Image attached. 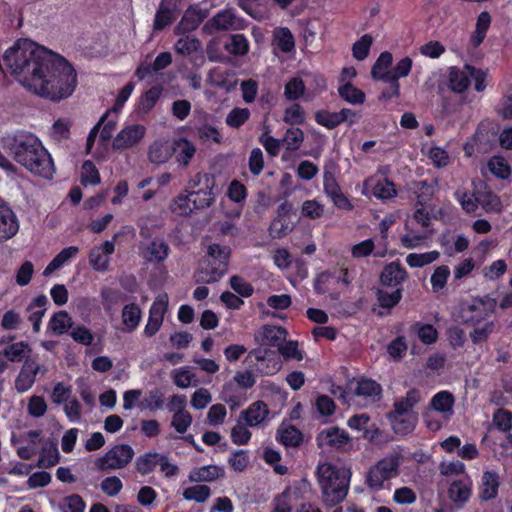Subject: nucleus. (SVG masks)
<instances>
[{
	"mask_svg": "<svg viewBox=\"0 0 512 512\" xmlns=\"http://www.w3.org/2000/svg\"><path fill=\"white\" fill-rule=\"evenodd\" d=\"M412 69V59L404 57L400 59L391 70L390 74V88L383 92V97L392 98L398 97L400 94L399 78L409 75Z\"/></svg>",
	"mask_w": 512,
	"mask_h": 512,
	"instance_id": "obj_17",
	"label": "nucleus"
},
{
	"mask_svg": "<svg viewBox=\"0 0 512 512\" xmlns=\"http://www.w3.org/2000/svg\"><path fill=\"white\" fill-rule=\"evenodd\" d=\"M381 392V386L371 379L359 380L355 388V395L363 397L369 403H374L380 400Z\"/></svg>",
	"mask_w": 512,
	"mask_h": 512,
	"instance_id": "obj_29",
	"label": "nucleus"
},
{
	"mask_svg": "<svg viewBox=\"0 0 512 512\" xmlns=\"http://www.w3.org/2000/svg\"><path fill=\"white\" fill-rule=\"evenodd\" d=\"M223 471L216 465H207L193 469L189 474L191 482H212L221 477Z\"/></svg>",
	"mask_w": 512,
	"mask_h": 512,
	"instance_id": "obj_34",
	"label": "nucleus"
},
{
	"mask_svg": "<svg viewBox=\"0 0 512 512\" xmlns=\"http://www.w3.org/2000/svg\"><path fill=\"white\" fill-rule=\"evenodd\" d=\"M135 453L128 444H118L109 449L104 456L96 459L95 466L100 471L119 470L125 468Z\"/></svg>",
	"mask_w": 512,
	"mask_h": 512,
	"instance_id": "obj_10",
	"label": "nucleus"
},
{
	"mask_svg": "<svg viewBox=\"0 0 512 512\" xmlns=\"http://www.w3.org/2000/svg\"><path fill=\"white\" fill-rule=\"evenodd\" d=\"M450 275H451V271L447 265L437 266L433 270V273L431 274V277H430V284L432 287V291L434 293L442 292L447 285V281H448Z\"/></svg>",
	"mask_w": 512,
	"mask_h": 512,
	"instance_id": "obj_43",
	"label": "nucleus"
},
{
	"mask_svg": "<svg viewBox=\"0 0 512 512\" xmlns=\"http://www.w3.org/2000/svg\"><path fill=\"white\" fill-rule=\"evenodd\" d=\"M454 405L455 397L452 393L446 390L437 392L423 413L426 427L431 431L440 430L454 415Z\"/></svg>",
	"mask_w": 512,
	"mask_h": 512,
	"instance_id": "obj_7",
	"label": "nucleus"
},
{
	"mask_svg": "<svg viewBox=\"0 0 512 512\" xmlns=\"http://www.w3.org/2000/svg\"><path fill=\"white\" fill-rule=\"evenodd\" d=\"M421 399V392L412 389L394 402V409L389 413V419L397 434L405 435L414 430L418 422V414L414 411V406Z\"/></svg>",
	"mask_w": 512,
	"mask_h": 512,
	"instance_id": "obj_6",
	"label": "nucleus"
},
{
	"mask_svg": "<svg viewBox=\"0 0 512 512\" xmlns=\"http://www.w3.org/2000/svg\"><path fill=\"white\" fill-rule=\"evenodd\" d=\"M471 494L472 481L469 477L452 482L448 489L450 500L457 505L466 503L470 499Z\"/></svg>",
	"mask_w": 512,
	"mask_h": 512,
	"instance_id": "obj_25",
	"label": "nucleus"
},
{
	"mask_svg": "<svg viewBox=\"0 0 512 512\" xmlns=\"http://www.w3.org/2000/svg\"><path fill=\"white\" fill-rule=\"evenodd\" d=\"M366 197H375L379 200H388L397 195L394 183L387 177L380 175H371L363 182L361 191Z\"/></svg>",
	"mask_w": 512,
	"mask_h": 512,
	"instance_id": "obj_11",
	"label": "nucleus"
},
{
	"mask_svg": "<svg viewBox=\"0 0 512 512\" xmlns=\"http://www.w3.org/2000/svg\"><path fill=\"white\" fill-rule=\"evenodd\" d=\"M410 330L414 332L421 343L432 345L438 340V331L432 324L415 322L411 325Z\"/></svg>",
	"mask_w": 512,
	"mask_h": 512,
	"instance_id": "obj_36",
	"label": "nucleus"
},
{
	"mask_svg": "<svg viewBox=\"0 0 512 512\" xmlns=\"http://www.w3.org/2000/svg\"><path fill=\"white\" fill-rule=\"evenodd\" d=\"M230 253L227 246L209 245L207 255L194 275L195 282L210 284L219 281L227 272Z\"/></svg>",
	"mask_w": 512,
	"mask_h": 512,
	"instance_id": "obj_5",
	"label": "nucleus"
},
{
	"mask_svg": "<svg viewBox=\"0 0 512 512\" xmlns=\"http://www.w3.org/2000/svg\"><path fill=\"white\" fill-rule=\"evenodd\" d=\"M31 352L29 345L25 342H16L7 346L3 350V356H5L11 362H20L24 358L28 357Z\"/></svg>",
	"mask_w": 512,
	"mask_h": 512,
	"instance_id": "obj_44",
	"label": "nucleus"
},
{
	"mask_svg": "<svg viewBox=\"0 0 512 512\" xmlns=\"http://www.w3.org/2000/svg\"><path fill=\"white\" fill-rule=\"evenodd\" d=\"M49 327L55 334L62 335L72 327V319L66 311H58L51 317Z\"/></svg>",
	"mask_w": 512,
	"mask_h": 512,
	"instance_id": "obj_46",
	"label": "nucleus"
},
{
	"mask_svg": "<svg viewBox=\"0 0 512 512\" xmlns=\"http://www.w3.org/2000/svg\"><path fill=\"white\" fill-rule=\"evenodd\" d=\"M440 258V252L432 250L424 253H410L406 256L405 261L411 268H422Z\"/></svg>",
	"mask_w": 512,
	"mask_h": 512,
	"instance_id": "obj_39",
	"label": "nucleus"
},
{
	"mask_svg": "<svg viewBox=\"0 0 512 512\" xmlns=\"http://www.w3.org/2000/svg\"><path fill=\"white\" fill-rule=\"evenodd\" d=\"M306 84L300 77L291 78L284 87V96L289 101L304 99L306 101Z\"/></svg>",
	"mask_w": 512,
	"mask_h": 512,
	"instance_id": "obj_38",
	"label": "nucleus"
},
{
	"mask_svg": "<svg viewBox=\"0 0 512 512\" xmlns=\"http://www.w3.org/2000/svg\"><path fill=\"white\" fill-rule=\"evenodd\" d=\"M79 252V248L77 246H70L61 250L52 261L46 266L43 271L44 276H49L55 270L61 268L65 265L69 260L75 258Z\"/></svg>",
	"mask_w": 512,
	"mask_h": 512,
	"instance_id": "obj_33",
	"label": "nucleus"
},
{
	"mask_svg": "<svg viewBox=\"0 0 512 512\" xmlns=\"http://www.w3.org/2000/svg\"><path fill=\"white\" fill-rule=\"evenodd\" d=\"M77 85V75L73 66L62 56L51 53L42 72L34 81L33 93L53 101H59L72 95Z\"/></svg>",
	"mask_w": 512,
	"mask_h": 512,
	"instance_id": "obj_2",
	"label": "nucleus"
},
{
	"mask_svg": "<svg viewBox=\"0 0 512 512\" xmlns=\"http://www.w3.org/2000/svg\"><path fill=\"white\" fill-rule=\"evenodd\" d=\"M115 251V245L112 241H105L100 246H95L89 253V263L92 268L99 272L108 270L110 255Z\"/></svg>",
	"mask_w": 512,
	"mask_h": 512,
	"instance_id": "obj_20",
	"label": "nucleus"
},
{
	"mask_svg": "<svg viewBox=\"0 0 512 512\" xmlns=\"http://www.w3.org/2000/svg\"><path fill=\"white\" fill-rule=\"evenodd\" d=\"M175 18L174 12L166 4L162 3L156 13L154 20V29L162 30L168 26Z\"/></svg>",
	"mask_w": 512,
	"mask_h": 512,
	"instance_id": "obj_64",
	"label": "nucleus"
},
{
	"mask_svg": "<svg viewBox=\"0 0 512 512\" xmlns=\"http://www.w3.org/2000/svg\"><path fill=\"white\" fill-rule=\"evenodd\" d=\"M286 335V330L280 326L264 325L255 332L254 338L260 345L279 347Z\"/></svg>",
	"mask_w": 512,
	"mask_h": 512,
	"instance_id": "obj_18",
	"label": "nucleus"
},
{
	"mask_svg": "<svg viewBox=\"0 0 512 512\" xmlns=\"http://www.w3.org/2000/svg\"><path fill=\"white\" fill-rule=\"evenodd\" d=\"M193 422L192 415L189 411H184L172 415L171 426L179 434H184L191 427Z\"/></svg>",
	"mask_w": 512,
	"mask_h": 512,
	"instance_id": "obj_59",
	"label": "nucleus"
},
{
	"mask_svg": "<svg viewBox=\"0 0 512 512\" xmlns=\"http://www.w3.org/2000/svg\"><path fill=\"white\" fill-rule=\"evenodd\" d=\"M195 153V145L186 138H178L173 141V154L179 166L187 167Z\"/></svg>",
	"mask_w": 512,
	"mask_h": 512,
	"instance_id": "obj_26",
	"label": "nucleus"
},
{
	"mask_svg": "<svg viewBox=\"0 0 512 512\" xmlns=\"http://www.w3.org/2000/svg\"><path fill=\"white\" fill-rule=\"evenodd\" d=\"M339 96L352 105L363 104L365 101V93L352 85L350 82L339 84Z\"/></svg>",
	"mask_w": 512,
	"mask_h": 512,
	"instance_id": "obj_41",
	"label": "nucleus"
},
{
	"mask_svg": "<svg viewBox=\"0 0 512 512\" xmlns=\"http://www.w3.org/2000/svg\"><path fill=\"white\" fill-rule=\"evenodd\" d=\"M499 476L496 472L485 471L481 480L480 497L483 500L494 499L498 494Z\"/></svg>",
	"mask_w": 512,
	"mask_h": 512,
	"instance_id": "obj_32",
	"label": "nucleus"
},
{
	"mask_svg": "<svg viewBox=\"0 0 512 512\" xmlns=\"http://www.w3.org/2000/svg\"><path fill=\"white\" fill-rule=\"evenodd\" d=\"M250 117V111L248 108H233L226 116L225 122L229 127L239 128L242 126Z\"/></svg>",
	"mask_w": 512,
	"mask_h": 512,
	"instance_id": "obj_54",
	"label": "nucleus"
},
{
	"mask_svg": "<svg viewBox=\"0 0 512 512\" xmlns=\"http://www.w3.org/2000/svg\"><path fill=\"white\" fill-rule=\"evenodd\" d=\"M202 180L206 182L204 189H199L196 192L190 193L194 209H204L209 207L215 200L214 193L212 191V185L210 184V176L208 174L198 173L193 180L190 181V188H194L199 185Z\"/></svg>",
	"mask_w": 512,
	"mask_h": 512,
	"instance_id": "obj_14",
	"label": "nucleus"
},
{
	"mask_svg": "<svg viewBox=\"0 0 512 512\" xmlns=\"http://www.w3.org/2000/svg\"><path fill=\"white\" fill-rule=\"evenodd\" d=\"M393 61L392 54L388 51L382 52L374 63L371 75L375 80H381L390 83L391 64Z\"/></svg>",
	"mask_w": 512,
	"mask_h": 512,
	"instance_id": "obj_30",
	"label": "nucleus"
},
{
	"mask_svg": "<svg viewBox=\"0 0 512 512\" xmlns=\"http://www.w3.org/2000/svg\"><path fill=\"white\" fill-rule=\"evenodd\" d=\"M81 183L83 185H97L100 183V175L96 166L91 161H85L81 169Z\"/></svg>",
	"mask_w": 512,
	"mask_h": 512,
	"instance_id": "obj_61",
	"label": "nucleus"
},
{
	"mask_svg": "<svg viewBox=\"0 0 512 512\" xmlns=\"http://www.w3.org/2000/svg\"><path fill=\"white\" fill-rule=\"evenodd\" d=\"M225 48L231 54L244 55L248 51L249 44L244 35L235 34L231 36L230 40L226 43Z\"/></svg>",
	"mask_w": 512,
	"mask_h": 512,
	"instance_id": "obj_55",
	"label": "nucleus"
},
{
	"mask_svg": "<svg viewBox=\"0 0 512 512\" xmlns=\"http://www.w3.org/2000/svg\"><path fill=\"white\" fill-rule=\"evenodd\" d=\"M173 155V142L156 140L148 148V160L155 165L166 163Z\"/></svg>",
	"mask_w": 512,
	"mask_h": 512,
	"instance_id": "obj_23",
	"label": "nucleus"
},
{
	"mask_svg": "<svg viewBox=\"0 0 512 512\" xmlns=\"http://www.w3.org/2000/svg\"><path fill=\"white\" fill-rule=\"evenodd\" d=\"M208 24L216 30H240L244 27L243 20L238 18L230 9L217 13Z\"/></svg>",
	"mask_w": 512,
	"mask_h": 512,
	"instance_id": "obj_24",
	"label": "nucleus"
},
{
	"mask_svg": "<svg viewBox=\"0 0 512 512\" xmlns=\"http://www.w3.org/2000/svg\"><path fill=\"white\" fill-rule=\"evenodd\" d=\"M430 236L427 228L414 226L413 221H406L405 233L401 236L400 242L407 249H415L425 245Z\"/></svg>",
	"mask_w": 512,
	"mask_h": 512,
	"instance_id": "obj_15",
	"label": "nucleus"
},
{
	"mask_svg": "<svg viewBox=\"0 0 512 512\" xmlns=\"http://www.w3.org/2000/svg\"><path fill=\"white\" fill-rule=\"evenodd\" d=\"M507 270V263L505 260L498 259L491 264L483 267L481 273L488 281H495L500 278Z\"/></svg>",
	"mask_w": 512,
	"mask_h": 512,
	"instance_id": "obj_52",
	"label": "nucleus"
},
{
	"mask_svg": "<svg viewBox=\"0 0 512 512\" xmlns=\"http://www.w3.org/2000/svg\"><path fill=\"white\" fill-rule=\"evenodd\" d=\"M471 83L470 65L463 67H451L447 74V84L451 91L463 93L468 89Z\"/></svg>",
	"mask_w": 512,
	"mask_h": 512,
	"instance_id": "obj_21",
	"label": "nucleus"
},
{
	"mask_svg": "<svg viewBox=\"0 0 512 512\" xmlns=\"http://www.w3.org/2000/svg\"><path fill=\"white\" fill-rule=\"evenodd\" d=\"M490 24L491 17L489 13L486 11L481 12L478 16L476 29L471 39L475 46H478L483 42Z\"/></svg>",
	"mask_w": 512,
	"mask_h": 512,
	"instance_id": "obj_49",
	"label": "nucleus"
},
{
	"mask_svg": "<svg viewBox=\"0 0 512 512\" xmlns=\"http://www.w3.org/2000/svg\"><path fill=\"white\" fill-rule=\"evenodd\" d=\"M121 318L126 331L133 332L142 318L140 307L135 303L125 305L122 309Z\"/></svg>",
	"mask_w": 512,
	"mask_h": 512,
	"instance_id": "obj_35",
	"label": "nucleus"
},
{
	"mask_svg": "<svg viewBox=\"0 0 512 512\" xmlns=\"http://www.w3.org/2000/svg\"><path fill=\"white\" fill-rule=\"evenodd\" d=\"M85 506V502L77 494L67 496L59 503L62 512H84Z\"/></svg>",
	"mask_w": 512,
	"mask_h": 512,
	"instance_id": "obj_62",
	"label": "nucleus"
},
{
	"mask_svg": "<svg viewBox=\"0 0 512 512\" xmlns=\"http://www.w3.org/2000/svg\"><path fill=\"white\" fill-rule=\"evenodd\" d=\"M51 53L31 40L20 39L6 50L3 60L6 69L23 87L30 90L46 60L51 58Z\"/></svg>",
	"mask_w": 512,
	"mask_h": 512,
	"instance_id": "obj_1",
	"label": "nucleus"
},
{
	"mask_svg": "<svg viewBox=\"0 0 512 512\" xmlns=\"http://www.w3.org/2000/svg\"><path fill=\"white\" fill-rule=\"evenodd\" d=\"M304 140V133L299 128H289L282 139L283 145L287 150H297Z\"/></svg>",
	"mask_w": 512,
	"mask_h": 512,
	"instance_id": "obj_53",
	"label": "nucleus"
},
{
	"mask_svg": "<svg viewBox=\"0 0 512 512\" xmlns=\"http://www.w3.org/2000/svg\"><path fill=\"white\" fill-rule=\"evenodd\" d=\"M407 278L405 268L399 262H392L386 265L381 273V282L383 285L397 287Z\"/></svg>",
	"mask_w": 512,
	"mask_h": 512,
	"instance_id": "obj_27",
	"label": "nucleus"
},
{
	"mask_svg": "<svg viewBox=\"0 0 512 512\" xmlns=\"http://www.w3.org/2000/svg\"><path fill=\"white\" fill-rule=\"evenodd\" d=\"M5 147L13 159L31 173L51 179L55 173L51 155L32 133L17 132L5 139Z\"/></svg>",
	"mask_w": 512,
	"mask_h": 512,
	"instance_id": "obj_3",
	"label": "nucleus"
},
{
	"mask_svg": "<svg viewBox=\"0 0 512 512\" xmlns=\"http://www.w3.org/2000/svg\"><path fill=\"white\" fill-rule=\"evenodd\" d=\"M495 307L496 300L493 298H474L461 304L459 315L463 322L478 325L494 313Z\"/></svg>",
	"mask_w": 512,
	"mask_h": 512,
	"instance_id": "obj_8",
	"label": "nucleus"
},
{
	"mask_svg": "<svg viewBox=\"0 0 512 512\" xmlns=\"http://www.w3.org/2000/svg\"><path fill=\"white\" fill-rule=\"evenodd\" d=\"M324 192L331 199L335 206L342 209H351V204L348 198L343 194L339 184L334 175L325 171L323 175Z\"/></svg>",
	"mask_w": 512,
	"mask_h": 512,
	"instance_id": "obj_19",
	"label": "nucleus"
},
{
	"mask_svg": "<svg viewBox=\"0 0 512 512\" xmlns=\"http://www.w3.org/2000/svg\"><path fill=\"white\" fill-rule=\"evenodd\" d=\"M489 171L496 177L507 179L511 174V168L507 161L499 156L492 157L488 162Z\"/></svg>",
	"mask_w": 512,
	"mask_h": 512,
	"instance_id": "obj_51",
	"label": "nucleus"
},
{
	"mask_svg": "<svg viewBox=\"0 0 512 512\" xmlns=\"http://www.w3.org/2000/svg\"><path fill=\"white\" fill-rule=\"evenodd\" d=\"M315 121L317 122V124L327 129H334L335 127L341 124L339 111L329 112L327 110H318L315 113Z\"/></svg>",
	"mask_w": 512,
	"mask_h": 512,
	"instance_id": "obj_56",
	"label": "nucleus"
},
{
	"mask_svg": "<svg viewBox=\"0 0 512 512\" xmlns=\"http://www.w3.org/2000/svg\"><path fill=\"white\" fill-rule=\"evenodd\" d=\"M146 127L142 124L125 125L112 142L115 150H126L137 146L146 135Z\"/></svg>",
	"mask_w": 512,
	"mask_h": 512,
	"instance_id": "obj_12",
	"label": "nucleus"
},
{
	"mask_svg": "<svg viewBox=\"0 0 512 512\" xmlns=\"http://www.w3.org/2000/svg\"><path fill=\"white\" fill-rule=\"evenodd\" d=\"M160 454L157 452H148L139 456L136 460V469L142 475H146L154 470L158 465Z\"/></svg>",
	"mask_w": 512,
	"mask_h": 512,
	"instance_id": "obj_48",
	"label": "nucleus"
},
{
	"mask_svg": "<svg viewBox=\"0 0 512 512\" xmlns=\"http://www.w3.org/2000/svg\"><path fill=\"white\" fill-rule=\"evenodd\" d=\"M19 230V221L13 210L7 205H0V241L14 237Z\"/></svg>",
	"mask_w": 512,
	"mask_h": 512,
	"instance_id": "obj_22",
	"label": "nucleus"
},
{
	"mask_svg": "<svg viewBox=\"0 0 512 512\" xmlns=\"http://www.w3.org/2000/svg\"><path fill=\"white\" fill-rule=\"evenodd\" d=\"M277 438L285 446H297L302 441V434L294 426H282L278 430Z\"/></svg>",
	"mask_w": 512,
	"mask_h": 512,
	"instance_id": "obj_47",
	"label": "nucleus"
},
{
	"mask_svg": "<svg viewBox=\"0 0 512 512\" xmlns=\"http://www.w3.org/2000/svg\"><path fill=\"white\" fill-rule=\"evenodd\" d=\"M317 444L321 448L346 450L351 444L350 435L338 427H329L317 435Z\"/></svg>",
	"mask_w": 512,
	"mask_h": 512,
	"instance_id": "obj_13",
	"label": "nucleus"
},
{
	"mask_svg": "<svg viewBox=\"0 0 512 512\" xmlns=\"http://www.w3.org/2000/svg\"><path fill=\"white\" fill-rule=\"evenodd\" d=\"M269 414L267 405L262 401L251 404L242 412V418L247 425L253 427L263 423Z\"/></svg>",
	"mask_w": 512,
	"mask_h": 512,
	"instance_id": "obj_31",
	"label": "nucleus"
},
{
	"mask_svg": "<svg viewBox=\"0 0 512 512\" xmlns=\"http://www.w3.org/2000/svg\"><path fill=\"white\" fill-rule=\"evenodd\" d=\"M161 88L152 87L140 99L139 111L143 114L148 113L158 101L161 95Z\"/></svg>",
	"mask_w": 512,
	"mask_h": 512,
	"instance_id": "obj_60",
	"label": "nucleus"
},
{
	"mask_svg": "<svg viewBox=\"0 0 512 512\" xmlns=\"http://www.w3.org/2000/svg\"><path fill=\"white\" fill-rule=\"evenodd\" d=\"M316 476L326 505L334 506L346 498L351 476L349 469L323 462L318 464Z\"/></svg>",
	"mask_w": 512,
	"mask_h": 512,
	"instance_id": "obj_4",
	"label": "nucleus"
},
{
	"mask_svg": "<svg viewBox=\"0 0 512 512\" xmlns=\"http://www.w3.org/2000/svg\"><path fill=\"white\" fill-rule=\"evenodd\" d=\"M171 375L174 384L181 389H186L190 386L196 387L199 383L196 375L189 367H180L175 369Z\"/></svg>",
	"mask_w": 512,
	"mask_h": 512,
	"instance_id": "obj_42",
	"label": "nucleus"
},
{
	"mask_svg": "<svg viewBox=\"0 0 512 512\" xmlns=\"http://www.w3.org/2000/svg\"><path fill=\"white\" fill-rule=\"evenodd\" d=\"M169 246L162 239H154L143 250V257L152 263L163 262L169 254Z\"/></svg>",
	"mask_w": 512,
	"mask_h": 512,
	"instance_id": "obj_28",
	"label": "nucleus"
},
{
	"mask_svg": "<svg viewBox=\"0 0 512 512\" xmlns=\"http://www.w3.org/2000/svg\"><path fill=\"white\" fill-rule=\"evenodd\" d=\"M39 372L44 374L46 369H42L34 360H26L15 380V389L19 393L28 391L35 383L36 375Z\"/></svg>",
	"mask_w": 512,
	"mask_h": 512,
	"instance_id": "obj_16",
	"label": "nucleus"
},
{
	"mask_svg": "<svg viewBox=\"0 0 512 512\" xmlns=\"http://www.w3.org/2000/svg\"><path fill=\"white\" fill-rule=\"evenodd\" d=\"M455 195L462 209L465 212L469 214L476 213L479 206V202L477 200V192L474 194H470L464 191H457Z\"/></svg>",
	"mask_w": 512,
	"mask_h": 512,
	"instance_id": "obj_57",
	"label": "nucleus"
},
{
	"mask_svg": "<svg viewBox=\"0 0 512 512\" xmlns=\"http://www.w3.org/2000/svg\"><path fill=\"white\" fill-rule=\"evenodd\" d=\"M477 200L486 212H499L501 210L499 197L490 190L477 191Z\"/></svg>",
	"mask_w": 512,
	"mask_h": 512,
	"instance_id": "obj_45",
	"label": "nucleus"
},
{
	"mask_svg": "<svg viewBox=\"0 0 512 512\" xmlns=\"http://www.w3.org/2000/svg\"><path fill=\"white\" fill-rule=\"evenodd\" d=\"M399 466L400 458L397 455L382 458L367 472V485L375 491L382 489L387 480L397 475Z\"/></svg>",
	"mask_w": 512,
	"mask_h": 512,
	"instance_id": "obj_9",
	"label": "nucleus"
},
{
	"mask_svg": "<svg viewBox=\"0 0 512 512\" xmlns=\"http://www.w3.org/2000/svg\"><path fill=\"white\" fill-rule=\"evenodd\" d=\"M283 121L291 125L302 124L305 121V112L299 104H292L285 109Z\"/></svg>",
	"mask_w": 512,
	"mask_h": 512,
	"instance_id": "obj_63",
	"label": "nucleus"
},
{
	"mask_svg": "<svg viewBox=\"0 0 512 512\" xmlns=\"http://www.w3.org/2000/svg\"><path fill=\"white\" fill-rule=\"evenodd\" d=\"M203 19L200 11L189 9L183 15L179 24L175 27L174 32L177 35L192 31L198 27Z\"/></svg>",
	"mask_w": 512,
	"mask_h": 512,
	"instance_id": "obj_37",
	"label": "nucleus"
},
{
	"mask_svg": "<svg viewBox=\"0 0 512 512\" xmlns=\"http://www.w3.org/2000/svg\"><path fill=\"white\" fill-rule=\"evenodd\" d=\"M292 231L289 218L276 217L270 224L269 232L273 238H281Z\"/></svg>",
	"mask_w": 512,
	"mask_h": 512,
	"instance_id": "obj_58",
	"label": "nucleus"
},
{
	"mask_svg": "<svg viewBox=\"0 0 512 512\" xmlns=\"http://www.w3.org/2000/svg\"><path fill=\"white\" fill-rule=\"evenodd\" d=\"M211 494V490L206 485H195L188 487L183 492V497L188 501H195L198 503L205 502Z\"/></svg>",
	"mask_w": 512,
	"mask_h": 512,
	"instance_id": "obj_50",
	"label": "nucleus"
},
{
	"mask_svg": "<svg viewBox=\"0 0 512 512\" xmlns=\"http://www.w3.org/2000/svg\"><path fill=\"white\" fill-rule=\"evenodd\" d=\"M273 41L275 45L284 53H289L295 48L294 36L286 27H279L274 30Z\"/></svg>",
	"mask_w": 512,
	"mask_h": 512,
	"instance_id": "obj_40",
	"label": "nucleus"
}]
</instances>
